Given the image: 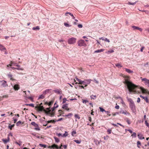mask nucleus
Here are the masks:
<instances>
[{
    "instance_id": "nucleus-56",
    "label": "nucleus",
    "mask_w": 149,
    "mask_h": 149,
    "mask_svg": "<svg viewBox=\"0 0 149 149\" xmlns=\"http://www.w3.org/2000/svg\"><path fill=\"white\" fill-rule=\"evenodd\" d=\"M125 130H127L129 132L131 133V134H132V133L133 132H132V130H131L129 129H127H127H125Z\"/></svg>"
},
{
    "instance_id": "nucleus-48",
    "label": "nucleus",
    "mask_w": 149,
    "mask_h": 149,
    "mask_svg": "<svg viewBox=\"0 0 149 149\" xmlns=\"http://www.w3.org/2000/svg\"><path fill=\"white\" fill-rule=\"evenodd\" d=\"M41 147H43L45 148L47 146L45 144H40L39 145Z\"/></svg>"
},
{
    "instance_id": "nucleus-26",
    "label": "nucleus",
    "mask_w": 149,
    "mask_h": 149,
    "mask_svg": "<svg viewBox=\"0 0 149 149\" xmlns=\"http://www.w3.org/2000/svg\"><path fill=\"white\" fill-rule=\"evenodd\" d=\"M51 90V89H47L45 91L43 92V94L45 95V94L49 92V91Z\"/></svg>"
},
{
    "instance_id": "nucleus-32",
    "label": "nucleus",
    "mask_w": 149,
    "mask_h": 149,
    "mask_svg": "<svg viewBox=\"0 0 149 149\" xmlns=\"http://www.w3.org/2000/svg\"><path fill=\"white\" fill-rule=\"evenodd\" d=\"M25 105L26 106H31L33 107H34V104H26Z\"/></svg>"
},
{
    "instance_id": "nucleus-16",
    "label": "nucleus",
    "mask_w": 149,
    "mask_h": 149,
    "mask_svg": "<svg viewBox=\"0 0 149 149\" xmlns=\"http://www.w3.org/2000/svg\"><path fill=\"white\" fill-rule=\"evenodd\" d=\"M10 139V138L8 136L7 139H2V141L4 143H6L7 142H8Z\"/></svg>"
},
{
    "instance_id": "nucleus-9",
    "label": "nucleus",
    "mask_w": 149,
    "mask_h": 149,
    "mask_svg": "<svg viewBox=\"0 0 149 149\" xmlns=\"http://www.w3.org/2000/svg\"><path fill=\"white\" fill-rule=\"evenodd\" d=\"M140 89L143 93H149V92L147 90L144 89L142 87H140Z\"/></svg>"
},
{
    "instance_id": "nucleus-27",
    "label": "nucleus",
    "mask_w": 149,
    "mask_h": 149,
    "mask_svg": "<svg viewBox=\"0 0 149 149\" xmlns=\"http://www.w3.org/2000/svg\"><path fill=\"white\" fill-rule=\"evenodd\" d=\"M15 125V124H13V125H10V124H9V125L8 126V129H10V130H12L13 127Z\"/></svg>"
},
{
    "instance_id": "nucleus-19",
    "label": "nucleus",
    "mask_w": 149,
    "mask_h": 149,
    "mask_svg": "<svg viewBox=\"0 0 149 149\" xmlns=\"http://www.w3.org/2000/svg\"><path fill=\"white\" fill-rule=\"evenodd\" d=\"M125 71L129 73H133V71L131 70L130 69L125 68Z\"/></svg>"
},
{
    "instance_id": "nucleus-21",
    "label": "nucleus",
    "mask_w": 149,
    "mask_h": 149,
    "mask_svg": "<svg viewBox=\"0 0 149 149\" xmlns=\"http://www.w3.org/2000/svg\"><path fill=\"white\" fill-rule=\"evenodd\" d=\"M69 14L70 15H71V16L72 17V18L73 19H75V17L74 16L73 14L72 13H71L70 12H67L65 13V15L66 16H67L68 14Z\"/></svg>"
},
{
    "instance_id": "nucleus-25",
    "label": "nucleus",
    "mask_w": 149,
    "mask_h": 149,
    "mask_svg": "<svg viewBox=\"0 0 149 149\" xmlns=\"http://www.w3.org/2000/svg\"><path fill=\"white\" fill-rule=\"evenodd\" d=\"M52 149H54V148H56V149H58V146L55 144H53L52 145Z\"/></svg>"
},
{
    "instance_id": "nucleus-49",
    "label": "nucleus",
    "mask_w": 149,
    "mask_h": 149,
    "mask_svg": "<svg viewBox=\"0 0 149 149\" xmlns=\"http://www.w3.org/2000/svg\"><path fill=\"white\" fill-rule=\"evenodd\" d=\"M68 132L66 131L65 132V133L63 135V136H66L68 135Z\"/></svg>"
},
{
    "instance_id": "nucleus-38",
    "label": "nucleus",
    "mask_w": 149,
    "mask_h": 149,
    "mask_svg": "<svg viewBox=\"0 0 149 149\" xmlns=\"http://www.w3.org/2000/svg\"><path fill=\"white\" fill-rule=\"evenodd\" d=\"M74 141L77 144L80 143L81 142V140H74Z\"/></svg>"
},
{
    "instance_id": "nucleus-61",
    "label": "nucleus",
    "mask_w": 149,
    "mask_h": 149,
    "mask_svg": "<svg viewBox=\"0 0 149 149\" xmlns=\"http://www.w3.org/2000/svg\"><path fill=\"white\" fill-rule=\"evenodd\" d=\"M78 26L79 28H82L83 26L81 24H79L78 25Z\"/></svg>"
},
{
    "instance_id": "nucleus-39",
    "label": "nucleus",
    "mask_w": 149,
    "mask_h": 149,
    "mask_svg": "<svg viewBox=\"0 0 149 149\" xmlns=\"http://www.w3.org/2000/svg\"><path fill=\"white\" fill-rule=\"evenodd\" d=\"M11 67L10 66V65L9 64V65H7L6 68L7 69L10 70L11 71L12 70L10 69Z\"/></svg>"
},
{
    "instance_id": "nucleus-22",
    "label": "nucleus",
    "mask_w": 149,
    "mask_h": 149,
    "mask_svg": "<svg viewBox=\"0 0 149 149\" xmlns=\"http://www.w3.org/2000/svg\"><path fill=\"white\" fill-rule=\"evenodd\" d=\"M120 113L124 114L125 115H127V114H130L129 113H128L127 111L122 110L120 111Z\"/></svg>"
},
{
    "instance_id": "nucleus-54",
    "label": "nucleus",
    "mask_w": 149,
    "mask_h": 149,
    "mask_svg": "<svg viewBox=\"0 0 149 149\" xmlns=\"http://www.w3.org/2000/svg\"><path fill=\"white\" fill-rule=\"evenodd\" d=\"M109 137V136L107 135L106 136L104 137V140H107L108 139Z\"/></svg>"
},
{
    "instance_id": "nucleus-36",
    "label": "nucleus",
    "mask_w": 149,
    "mask_h": 149,
    "mask_svg": "<svg viewBox=\"0 0 149 149\" xmlns=\"http://www.w3.org/2000/svg\"><path fill=\"white\" fill-rule=\"evenodd\" d=\"M54 139L55 141L56 142L58 143L59 142V141H60L59 139L58 138H57L55 136H54Z\"/></svg>"
},
{
    "instance_id": "nucleus-7",
    "label": "nucleus",
    "mask_w": 149,
    "mask_h": 149,
    "mask_svg": "<svg viewBox=\"0 0 149 149\" xmlns=\"http://www.w3.org/2000/svg\"><path fill=\"white\" fill-rule=\"evenodd\" d=\"M142 81H144L146 85L149 87V80L146 78H143L141 79Z\"/></svg>"
},
{
    "instance_id": "nucleus-5",
    "label": "nucleus",
    "mask_w": 149,
    "mask_h": 149,
    "mask_svg": "<svg viewBox=\"0 0 149 149\" xmlns=\"http://www.w3.org/2000/svg\"><path fill=\"white\" fill-rule=\"evenodd\" d=\"M31 125L35 127V128H34L35 130L38 131L40 130V129L39 128L38 124H36L35 122H32L31 123Z\"/></svg>"
},
{
    "instance_id": "nucleus-2",
    "label": "nucleus",
    "mask_w": 149,
    "mask_h": 149,
    "mask_svg": "<svg viewBox=\"0 0 149 149\" xmlns=\"http://www.w3.org/2000/svg\"><path fill=\"white\" fill-rule=\"evenodd\" d=\"M126 98L128 101L129 103V107L133 113H135L136 112V107L134 102L130 98L127 97Z\"/></svg>"
},
{
    "instance_id": "nucleus-51",
    "label": "nucleus",
    "mask_w": 149,
    "mask_h": 149,
    "mask_svg": "<svg viewBox=\"0 0 149 149\" xmlns=\"http://www.w3.org/2000/svg\"><path fill=\"white\" fill-rule=\"evenodd\" d=\"M88 101L87 100H83L82 102L83 103L86 104V102H88Z\"/></svg>"
},
{
    "instance_id": "nucleus-57",
    "label": "nucleus",
    "mask_w": 149,
    "mask_h": 149,
    "mask_svg": "<svg viewBox=\"0 0 149 149\" xmlns=\"http://www.w3.org/2000/svg\"><path fill=\"white\" fill-rule=\"evenodd\" d=\"M104 41H106V42H110L109 40V39H108L107 38H104Z\"/></svg>"
},
{
    "instance_id": "nucleus-4",
    "label": "nucleus",
    "mask_w": 149,
    "mask_h": 149,
    "mask_svg": "<svg viewBox=\"0 0 149 149\" xmlns=\"http://www.w3.org/2000/svg\"><path fill=\"white\" fill-rule=\"evenodd\" d=\"M76 40V38L73 37L69 39L68 42L69 44H72L75 42Z\"/></svg>"
},
{
    "instance_id": "nucleus-63",
    "label": "nucleus",
    "mask_w": 149,
    "mask_h": 149,
    "mask_svg": "<svg viewBox=\"0 0 149 149\" xmlns=\"http://www.w3.org/2000/svg\"><path fill=\"white\" fill-rule=\"evenodd\" d=\"M140 99L139 97H138L137 98V102H138V103H139L140 102Z\"/></svg>"
},
{
    "instance_id": "nucleus-3",
    "label": "nucleus",
    "mask_w": 149,
    "mask_h": 149,
    "mask_svg": "<svg viewBox=\"0 0 149 149\" xmlns=\"http://www.w3.org/2000/svg\"><path fill=\"white\" fill-rule=\"evenodd\" d=\"M78 45L80 47L84 46H86V44L85 42V41L83 40H80L77 41Z\"/></svg>"
},
{
    "instance_id": "nucleus-34",
    "label": "nucleus",
    "mask_w": 149,
    "mask_h": 149,
    "mask_svg": "<svg viewBox=\"0 0 149 149\" xmlns=\"http://www.w3.org/2000/svg\"><path fill=\"white\" fill-rule=\"evenodd\" d=\"M141 142L139 141H138L137 142V147L140 148V146H141Z\"/></svg>"
},
{
    "instance_id": "nucleus-11",
    "label": "nucleus",
    "mask_w": 149,
    "mask_h": 149,
    "mask_svg": "<svg viewBox=\"0 0 149 149\" xmlns=\"http://www.w3.org/2000/svg\"><path fill=\"white\" fill-rule=\"evenodd\" d=\"M132 27L133 29L134 30H139L140 31H142V29L141 28H139L138 26H132Z\"/></svg>"
},
{
    "instance_id": "nucleus-55",
    "label": "nucleus",
    "mask_w": 149,
    "mask_h": 149,
    "mask_svg": "<svg viewBox=\"0 0 149 149\" xmlns=\"http://www.w3.org/2000/svg\"><path fill=\"white\" fill-rule=\"evenodd\" d=\"M111 129H109L107 131L108 134H110L111 133Z\"/></svg>"
},
{
    "instance_id": "nucleus-10",
    "label": "nucleus",
    "mask_w": 149,
    "mask_h": 149,
    "mask_svg": "<svg viewBox=\"0 0 149 149\" xmlns=\"http://www.w3.org/2000/svg\"><path fill=\"white\" fill-rule=\"evenodd\" d=\"M45 113L47 114H49L50 113V112L51 111V110L50 109V107L47 108L45 109Z\"/></svg>"
},
{
    "instance_id": "nucleus-64",
    "label": "nucleus",
    "mask_w": 149,
    "mask_h": 149,
    "mask_svg": "<svg viewBox=\"0 0 149 149\" xmlns=\"http://www.w3.org/2000/svg\"><path fill=\"white\" fill-rule=\"evenodd\" d=\"M56 108L55 107V106H54V107H53L51 108V111H53Z\"/></svg>"
},
{
    "instance_id": "nucleus-58",
    "label": "nucleus",
    "mask_w": 149,
    "mask_h": 149,
    "mask_svg": "<svg viewBox=\"0 0 149 149\" xmlns=\"http://www.w3.org/2000/svg\"><path fill=\"white\" fill-rule=\"evenodd\" d=\"M28 99L30 100L31 101H33V98L31 97H27Z\"/></svg>"
},
{
    "instance_id": "nucleus-17",
    "label": "nucleus",
    "mask_w": 149,
    "mask_h": 149,
    "mask_svg": "<svg viewBox=\"0 0 149 149\" xmlns=\"http://www.w3.org/2000/svg\"><path fill=\"white\" fill-rule=\"evenodd\" d=\"M39 111H43L45 112V110L44 108L43 107V106H40V107H39Z\"/></svg>"
},
{
    "instance_id": "nucleus-59",
    "label": "nucleus",
    "mask_w": 149,
    "mask_h": 149,
    "mask_svg": "<svg viewBox=\"0 0 149 149\" xmlns=\"http://www.w3.org/2000/svg\"><path fill=\"white\" fill-rule=\"evenodd\" d=\"M120 112H116V113H113V116H116L117 114H118Z\"/></svg>"
},
{
    "instance_id": "nucleus-43",
    "label": "nucleus",
    "mask_w": 149,
    "mask_h": 149,
    "mask_svg": "<svg viewBox=\"0 0 149 149\" xmlns=\"http://www.w3.org/2000/svg\"><path fill=\"white\" fill-rule=\"evenodd\" d=\"M9 64L10 65V66L11 67L13 65L15 66V63H14L12 61H11L10 64Z\"/></svg>"
},
{
    "instance_id": "nucleus-50",
    "label": "nucleus",
    "mask_w": 149,
    "mask_h": 149,
    "mask_svg": "<svg viewBox=\"0 0 149 149\" xmlns=\"http://www.w3.org/2000/svg\"><path fill=\"white\" fill-rule=\"evenodd\" d=\"M76 132L75 130L73 131L72 132L71 134L72 136H74V134H76Z\"/></svg>"
},
{
    "instance_id": "nucleus-37",
    "label": "nucleus",
    "mask_w": 149,
    "mask_h": 149,
    "mask_svg": "<svg viewBox=\"0 0 149 149\" xmlns=\"http://www.w3.org/2000/svg\"><path fill=\"white\" fill-rule=\"evenodd\" d=\"M131 136L132 137L136 138V133L134 132H132V134Z\"/></svg>"
},
{
    "instance_id": "nucleus-15",
    "label": "nucleus",
    "mask_w": 149,
    "mask_h": 149,
    "mask_svg": "<svg viewBox=\"0 0 149 149\" xmlns=\"http://www.w3.org/2000/svg\"><path fill=\"white\" fill-rule=\"evenodd\" d=\"M13 87L14 89L15 90H18L19 89V85L17 84L15 85Z\"/></svg>"
},
{
    "instance_id": "nucleus-12",
    "label": "nucleus",
    "mask_w": 149,
    "mask_h": 149,
    "mask_svg": "<svg viewBox=\"0 0 149 149\" xmlns=\"http://www.w3.org/2000/svg\"><path fill=\"white\" fill-rule=\"evenodd\" d=\"M68 104H65L63 105L62 108L63 109H65L68 111L69 110V109L68 107Z\"/></svg>"
},
{
    "instance_id": "nucleus-47",
    "label": "nucleus",
    "mask_w": 149,
    "mask_h": 149,
    "mask_svg": "<svg viewBox=\"0 0 149 149\" xmlns=\"http://www.w3.org/2000/svg\"><path fill=\"white\" fill-rule=\"evenodd\" d=\"M54 91L55 93H58V94H61V92L60 91H58V90H54Z\"/></svg>"
},
{
    "instance_id": "nucleus-52",
    "label": "nucleus",
    "mask_w": 149,
    "mask_h": 149,
    "mask_svg": "<svg viewBox=\"0 0 149 149\" xmlns=\"http://www.w3.org/2000/svg\"><path fill=\"white\" fill-rule=\"evenodd\" d=\"M114 52V51L113 50L110 49L108 52V53H110L113 52Z\"/></svg>"
},
{
    "instance_id": "nucleus-41",
    "label": "nucleus",
    "mask_w": 149,
    "mask_h": 149,
    "mask_svg": "<svg viewBox=\"0 0 149 149\" xmlns=\"http://www.w3.org/2000/svg\"><path fill=\"white\" fill-rule=\"evenodd\" d=\"M8 76L9 78H10V80H13V78L12 77V75L11 74H8Z\"/></svg>"
},
{
    "instance_id": "nucleus-42",
    "label": "nucleus",
    "mask_w": 149,
    "mask_h": 149,
    "mask_svg": "<svg viewBox=\"0 0 149 149\" xmlns=\"http://www.w3.org/2000/svg\"><path fill=\"white\" fill-rule=\"evenodd\" d=\"M78 82H79L78 84H83V81H82L80 79L79 80V81H78ZM76 84H78V83L77 82H76Z\"/></svg>"
},
{
    "instance_id": "nucleus-6",
    "label": "nucleus",
    "mask_w": 149,
    "mask_h": 149,
    "mask_svg": "<svg viewBox=\"0 0 149 149\" xmlns=\"http://www.w3.org/2000/svg\"><path fill=\"white\" fill-rule=\"evenodd\" d=\"M92 80L91 79H85L83 81V84L85 85L84 87H86L87 86L88 84H89L91 82Z\"/></svg>"
},
{
    "instance_id": "nucleus-20",
    "label": "nucleus",
    "mask_w": 149,
    "mask_h": 149,
    "mask_svg": "<svg viewBox=\"0 0 149 149\" xmlns=\"http://www.w3.org/2000/svg\"><path fill=\"white\" fill-rule=\"evenodd\" d=\"M104 50V49H98L94 51L95 53H100L102 52H103Z\"/></svg>"
},
{
    "instance_id": "nucleus-31",
    "label": "nucleus",
    "mask_w": 149,
    "mask_h": 149,
    "mask_svg": "<svg viewBox=\"0 0 149 149\" xmlns=\"http://www.w3.org/2000/svg\"><path fill=\"white\" fill-rule=\"evenodd\" d=\"M137 1H136L134 3H131L130 2H128L127 3V4L128 5H134L136 4V3Z\"/></svg>"
},
{
    "instance_id": "nucleus-28",
    "label": "nucleus",
    "mask_w": 149,
    "mask_h": 149,
    "mask_svg": "<svg viewBox=\"0 0 149 149\" xmlns=\"http://www.w3.org/2000/svg\"><path fill=\"white\" fill-rule=\"evenodd\" d=\"M116 67H118V68H121L122 67V66L120 63H116L115 64Z\"/></svg>"
},
{
    "instance_id": "nucleus-29",
    "label": "nucleus",
    "mask_w": 149,
    "mask_h": 149,
    "mask_svg": "<svg viewBox=\"0 0 149 149\" xmlns=\"http://www.w3.org/2000/svg\"><path fill=\"white\" fill-rule=\"evenodd\" d=\"M73 115V114L72 113H69L67 115H62L64 117H68V116H72Z\"/></svg>"
},
{
    "instance_id": "nucleus-18",
    "label": "nucleus",
    "mask_w": 149,
    "mask_h": 149,
    "mask_svg": "<svg viewBox=\"0 0 149 149\" xmlns=\"http://www.w3.org/2000/svg\"><path fill=\"white\" fill-rule=\"evenodd\" d=\"M99 108L101 112H105V113H110V112L109 111H105L103 108L102 107H100Z\"/></svg>"
},
{
    "instance_id": "nucleus-14",
    "label": "nucleus",
    "mask_w": 149,
    "mask_h": 149,
    "mask_svg": "<svg viewBox=\"0 0 149 149\" xmlns=\"http://www.w3.org/2000/svg\"><path fill=\"white\" fill-rule=\"evenodd\" d=\"M137 136L140 139L142 140L144 139V137H143L142 134L141 133H138Z\"/></svg>"
},
{
    "instance_id": "nucleus-35",
    "label": "nucleus",
    "mask_w": 149,
    "mask_h": 149,
    "mask_svg": "<svg viewBox=\"0 0 149 149\" xmlns=\"http://www.w3.org/2000/svg\"><path fill=\"white\" fill-rule=\"evenodd\" d=\"M74 117L76 118H77L78 120H79L80 118V117L79 116L78 114H75L74 116Z\"/></svg>"
},
{
    "instance_id": "nucleus-24",
    "label": "nucleus",
    "mask_w": 149,
    "mask_h": 149,
    "mask_svg": "<svg viewBox=\"0 0 149 149\" xmlns=\"http://www.w3.org/2000/svg\"><path fill=\"white\" fill-rule=\"evenodd\" d=\"M32 29L34 30H39L40 29V27L38 26H37L36 27H33L32 28Z\"/></svg>"
},
{
    "instance_id": "nucleus-30",
    "label": "nucleus",
    "mask_w": 149,
    "mask_h": 149,
    "mask_svg": "<svg viewBox=\"0 0 149 149\" xmlns=\"http://www.w3.org/2000/svg\"><path fill=\"white\" fill-rule=\"evenodd\" d=\"M90 97L92 99L95 100L97 97L96 95H91Z\"/></svg>"
},
{
    "instance_id": "nucleus-45",
    "label": "nucleus",
    "mask_w": 149,
    "mask_h": 149,
    "mask_svg": "<svg viewBox=\"0 0 149 149\" xmlns=\"http://www.w3.org/2000/svg\"><path fill=\"white\" fill-rule=\"evenodd\" d=\"M126 122L129 125L131 123L130 119L128 118H127Z\"/></svg>"
},
{
    "instance_id": "nucleus-46",
    "label": "nucleus",
    "mask_w": 149,
    "mask_h": 149,
    "mask_svg": "<svg viewBox=\"0 0 149 149\" xmlns=\"http://www.w3.org/2000/svg\"><path fill=\"white\" fill-rule=\"evenodd\" d=\"M64 25L66 27H70L71 26V25L67 23H64Z\"/></svg>"
},
{
    "instance_id": "nucleus-44",
    "label": "nucleus",
    "mask_w": 149,
    "mask_h": 149,
    "mask_svg": "<svg viewBox=\"0 0 149 149\" xmlns=\"http://www.w3.org/2000/svg\"><path fill=\"white\" fill-rule=\"evenodd\" d=\"M66 101H68V100H67L65 98H63V100L62 104L65 103Z\"/></svg>"
},
{
    "instance_id": "nucleus-33",
    "label": "nucleus",
    "mask_w": 149,
    "mask_h": 149,
    "mask_svg": "<svg viewBox=\"0 0 149 149\" xmlns=\"http://www.w3.org/2000/svg\"><path fill=\"white\" fill-rule=\"evenodd\" d=\"M45 97V96L44 95H43V94L39 96L38 98V99H43Z\"/></svg>"
},
{
    "instance_id": "nucleus-40",
    "label": "nucleus",
    "mask_w": 149,
    "mask_h": 149,
    "mask_svg": "<svg viewBox=\"0 0 149 149\" xmlns=\"http://www.w3.org/2000/svg\"><path fill=\"white\" fill-rule=\"evenodd\" d=\"M23 123H22V122L21 121H19L17 122L16 124V125L17 126H18L20 124H23Z\"/></svg>"
},
{
    "instance_id": "nucleus-8",
    "label": "nucleus",
    "mask_w": 149,
    "mask_h": 149,
    "mask_svg": "<svg viewBox=\"0 0 149 149\" xmlns=\"http://www.w3.org/2000/svg\"><path fill=\"white\" fill-rule=\"evenodd\" d=\"M0 50L1 51L4 52H5V54H7L6 48H5L2 45H1V44H0Z\"/></svg>"
},
{
    "instance_id": "nucleus-23",
    "label": "nucleus",
    "mask_w": 149,
    "mask_h": 149,
    "mask_svg": "<svg viewBox=\"0 0 149 149\" xmlns=\"http://www.w3.org/2000/svg\"><path fill=\"white\" fill-rule=\"evenodd\" d=\"M10 69H11V70L12 69H13V70L16 69V70H23V69L22 68H15L14 67H12L11 66V67Z\"/></svg>"
},
{
    "instance_id": "nucleus-62",
    "label": "nucleus",
    "mask_w": 149,
    "mask_h": 149,
    "mask_svg": "<svg viewBox=\"0 0 149 149\" xmlns=\"http://www.w3.org/2000/svg\"><path fill=\"white\" fill-rule=\"evenodd\" d=\"M145 47L144 46H143L141 47V49H140V51L141 52H143V50L144 48Z\"/></svg>"
},
{
    "instance_id": "nucleus-53",
    "label": "nucleus",
    "mask_w": 149,
    "mask_h": 149,
    "mask_svg": "<svg viewBox=\"0 0 149 149\" xmlns=\"http://www.w3.org/2000/svg\"><path fill=\"white\" fill-rule=\"evenodd\" d=\"M121 103H122V104L123 105H125V102H124L123 100V99H121Z\"/></svg>"
},
{
    "instance_id": "nucleus-1",
    "label": "nucleus",
    "mask_w": 149,
    "mask_h": 149,
    "mask_svg": "<svg viewBox=\"0 0 149 149\" xmlns=\"http://www.w3.org/2000/svg\"><path fill=\"white\" fill-rule=\"evenodd\" d=\"M125 84L126 85L127 89L129 91L128 93L129 94L132 93H135L136 92L135 90L137 88L136 85L128 80H125Z\"/></svg>"
},
{
    "instance_id": "nucleus-60",
    "label": "nucleus",
    "mask_w": 149,
    "mask_h": 149,
    "mask_svg": "<svg viewBox=\"0 0 149 149\" xmlns=\"http://www.w3.org/2000/svg\"><path fill=\"white\" fill-rule=\"evenodd\" d=\"M53 102L52 101L49 102V103H48V105L49 106H51L53 104Z\"/></svg>"
},
{
    "instance_id": "nucleus-13",
    "label": "nucleus",
    "mask_w": 149,
    "mask_h": 149,
    "mask_svg": "<svg viewBox=\"0 0 149 149\" xmlns=\"http://www.w3.org/2000/svg\"><path fill=\"white\" fill-rule=\"evenodd\" d=\"M1 82H2L1 86L3 87H5L8 86V84H7V82L6 81L3 80Z\"/></svg>"
}]
</instances>
